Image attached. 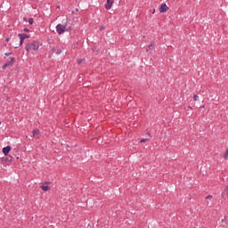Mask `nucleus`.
I'll use <instances>...</instances> for the list:
<instances>
[{
	"mask_svg": "<svg viewBox=\"0 0 228 228\" xmlns=\"http://www.w3.org/2000/svg\"><path fill=\"white\" fill-rule=\"evenodd\" d=\"M40 47V45L38 44L37 41H34L33 43H28L26 46V52L29 53V51H38Z\"/></svg>",
	"mask_w": 228,
	"mask_h": 228,
	"instance_id": "nucleus-1",
	"label": "nucleus"
},
{
	"mask_svg": "<svg viewBox=\"0 0 228 228\" xmlns=\"http://www.w3.org/2000/svg\"><path fill=\"white\" fill-rule=\"evenodd\" d=\"M56 31L58 35H63V33L67 31V25L58 24L56 26Z\"/></svg>",
	"mask_w": 228,
	"mask_h": 228,
	"instance_id": "nucleus-2",
	"label": "nucleus"
},
{
	"mask_svg": "<svg viewBox=\"0 0 228 228\" xmlns=\"http://www.w3.org/2000/svg\"><path fill=\"white\" fill-rule=\"evenodd\" d=\"M15 63V58H12L11 61L5 62L3 66V69H6L7 67H12Z\"/></svg>",
	"mask_w": 228,
	"mask_h": 228,
	"instance_id": "nucleus-3",
	"label": "nucleus"
},
{
	"mask_svg": "<svg viewBox=\"0 0 228 228\" xmlns=\"http://www.w3.org/2000/svg\"><path fill=\"white\" fill-rule=\"evenodd\" d=\"M113 0H107L106 4H105V8L106 10H111V7L113 6Z\"/></svg>",
	"mask_w": 228,
	"mask_h": 228,
	"instance_id": "nucleus-4",
	"label": "nucleus"
},
{
	"mask_svg": "<svg viewBox=\"0 0 228 228\" xmlns=\"http://www.w3.org/2000/svg\"><path fill=\"white\" fill-rule=\"evenodd\" d=\"M167 10H168V6L167 5V4H162L159 8V12L165 13V12H167Z\"/></svg>",
	"mask_w": 228,
	"mask_h": 228,
	"instance_id": "nucleus-5",
	"label": "nucleus"
},
{
	"mask_svg": "<svg viewBox=\"0 0 228 228\" xmlns=\"http://www.w3.org/2000/svg\"><path fill=\"white\" fill-rule=\"evenodd\" d=\"M11 151H12V147H10V146H6V147L3 148V153L4 154V156H8V154H10Z\"/></svg>",
	"mask_w": 228,
	"mask_h": 228,
	"instance_id": "nucleus-6",
	"label": "nucleus"
},
{
	"mask_svg": "<svg viewBox=\"0 0 228 228\" xmlns=\"http://www.w3.org/2000/svg\"><path fill=\"white\" fill-rule=\"evenodd\" d=\"M32 134H33V137L37 138V140L40 138V130L38 129L33 130Z\"/></svg>",
	"mask_w": 228,
	"mask_h": 228,
	"instance_id": "nucleus-7",
	"label": "nucleus"
},
{
	"mask_svg": "<svg viewBox=\"0 0 228 228\" xmlns=\"http://www.w3.org/2000/svg\"><path fill=\"white\" fill-rule=\"evenodd\" d=\"M222 197L224 199V200H228V187H226L223 191Z\"/></svg>",
	"mask_w": 228,
	"mask_h": 228,
	"instance_id": "nucleus-8",
	"label": "nucleus"
},
{
	"mask_svg": "<svg viewBox=\"0 0 228 228\" xmlns=\"http://www.w3.org/2000/svg\"><path fill=\"white\" fill-rule=\"evenodd\" d=\"M19 37L22 38L23 40H26V38H29V35L28 34H19Z\"/></svg>",
	"mask_w": 228,
	"mask_h": 228,
	"instance_id": "nucleus-9",
	"label": "nucleus"
},
{
	"mask_svg": "<svg viewBox=\"0 0 228 228\" xmlns=\"http://www.w3.org/2000/svg\"><path fill=\"white\" fill-rule=\"evenodd\" d=\"M41 189L43 190V191H49V185H47V183H45L41 186Z\"/></svg>",
	"mask_w": 228,
	"mask_h": 228,
	"instance_id": "nucleus-10",
	"label": "nucleus"
},
{
	"mask_svg": "<svg viewBox=\"0 0 228 228\" xmlns=\"http://www.w3.org/2000/svg\"><path fill=\"white\" fill-rule=\"evenodd\" d=\"M152 49H154V45H150L149 46H148V48L146 49V51L147 52H149V51H152Z\"/></svg>",
	"mask_w": 228,
	"mask_h": 228,
	"instance_id": "nucleus-11",
	"label": "nucleus"
},
{
	"mask_svg": "<svg viewBox=\"0 0 228 228\" xmlns=\"http://www.w3.org/2000/svg\"><path fill=\"white\" fill-rule=\"evenodd\" d=\"M149 138L141 139V143H145V142H149Z\"/></svg>",
	"mask_w": 228,
	"mask_h": 228,
	"instance_id": "nucleus-12",
	"label": "nucleus"
},
{
	"mask_svg": "<svg viewBox=\"0 0 228 228\" xmlns=\"http://www.w3.org/2000/svg\"><path fill=\"white\" fill-rule=\"evenodd\" d=\"M227 158H228V149L226 150V151L224 152V159H227Z\"/></svg>",
	"mask_w": 228,
	"mask_h": 228,
	"instance_id": "nucleus-13",
	"label": "nucleus"
},
{
	"mask_svg": "<svg viewBox=\"0 0 228 228\" xmlns=\"http://www.w3.org/2000/svg\"><path fill=\"white\" fill-rule=\"evenodd\" d=\"M35 20H33V18L28 19V24H33Z\"/></svg>",
	"mask_w": 228,
	"mask_h": 228,
	"instance_id": "nucleus-14",
	"label": "nucleus"
},
{
	"mask_svg": "<svg viewBox=\"0 0 228 228\" xmlns=\"http://www.w3.org/2000/svg\"><path fill=\"white\" fill-rule=\"evenodd\" d=\"M22 44H24V39H22V37H20V45H22Z\"/></svg>",
	"mask_w": 228,
	"mask_h": 228,
	"instance_id": "nucleus-15",
	"label": "nucleus"
},
{
	"mask_svg": "<svg viewBox=\"0 0 228 228\" xmlns=\"http://www.w3.org/2000/svg\"><path fill=\"white\" fill-rule=\"evenodd\" d=\"M61 53H62V51H61V49H57V51H56V54H61Z\"/></svg>",
	"mask_w": 228,
	"mask_h": 228,
	"instance_id": "nucleus-16",
	"label": "nucleus"
},
{
	"mask_svg": "<svg viewBox=\"0 0 228 228\" xmlns=\"http://www.w3.org/2000/svg\"><path fill=\"white\" fill-rule=\"evenodd\" d=\"M193 99H194V101H198V100H199V95L195 94V95L193 96Z\"/></svg>",
	"mask_w": 228,
	"mask_h": 228,
	"instance_id": "nucleus-17",
	"label": "nucleus"
},
{
	"mask_svg": "<svg viewBox=\"0 0 228 228\" xmlns=\"http://www.w3.org/2000/svg\"><path fill=\"white\" fill-rule=\"evenodd\" d=\"M207 200H210V199H213V195H208L206 197Z\"/></svg>",
	"mask_w": 228,
	"mask_h": 228,
	"instance_id": "nucleus-18",
	"label": "nucleus"
},
{
	"mask_svg": "<svg viewBox=\"0 0 228 228\" xmlns=\"http://www.w3.org/2000/svg\"><path fill=\"white\" fill-rule=\"evenodd\" d=\"M23 31H25V33H29V28H24Z\"/></svg>",
	"mask_w": 228,
	"mask_h": 228,
	"instance_id": "nucleus-19",
	"label": "nucleus"
},
{
	"mask_svg": "<svg viewBox=\"0 0 228 228\" xmlns=\"http://www.w3.org/2000/svg\"><path fill=\"white\" fill-rule=\"evenodd\" d=\"M77 62H78V65H81V63H83V60H79Z\"/></svg>",
	"mask_w": 228,
	"mask_h": 228,
	"instance_id": "nucleus-20",
	"label": "nucleus"
},
{
	"mask_svg": "<svg viewBox=\"0 0 228 228\" xmlns=\"http://www.w3.org/2000/svg\"><path fill=\"white\" fill-rule=\"evenodd\" d=\"M23 20H24V22H28V18L24 17Z\"/></svg>",
	"mask_w": 228,
	"mask_h": 228,
	"instance_id": "nucleus-21",
	"label": "nucleus"
},
{
	"mask_svg": "<svg viewBox=\"0 0 228 228\" xmlns=\"http://www.w3.org/2000/svg\"><path fill=\"white\" fill-rule=\"evenodd\" d=\"M12 54V53H6L5 56H10Z\"/></svg>",
	"mask_w": 228,
	"mask_h": 228,
	"instance_id": "nucleus-22",
	"label": "nucleus"
},
{
	"mask_svg": "<svg viewBox=\"0 0 228 228\" xmlns=\"http://www.w3.org/2000/svg\"><path fill=\"white\" fill-rule=\"evenodd\" d=\"M9 40H11V38H10V37H7V38L5 39V42H8Z\"/></svg>",
	"mask_w": 228,
	"mask_h": 228,
	"instance_id": "nucleus-23",
	"label": "nucleus"
},
{
	"mask_svg": "<svg viewBox=\"0 0 228 228\" xmlns=\"http://www.w3.org/2000/svg\"><path fill=\"white\" fill-rule=\"evenodd\" d=\"M188 110H193V108H191V106H189V107H188Z\"/></svg>",
	"mask_w": 228,
	"mask_h": 228,
	"instance_id": "nucleus-24",
	"label": "nucleus"
},
{
	"mask_svg": "<svg viewBox=\"0 0 228 228\" xmlns=\"http://www.w3.org/2000/svg\"><path fill=\"white\" fill-rule=\"evenodd\" d=\"M101 29H104V28L102 27Z\"/></svg>",
	"mask_w": 228,
	"mask_h": 228,
	"instance_id": "nucleus-25",
	"label": "nucleus"
},
{
	"mask_svg": "<svg viewBox=\"0 0 228 228\" xmlns=\"http://www.w3.org/2000/svg\"><path fill=\"white\" fill-rule=\"evenodd\" d=\"M155 12H156V11L154 10V11H153V13H155Z\"/></svg>",
	"mask_w": 228,
	"mask_h": 228,
	"instance_id": "nucleus-26",
	"label": "nucleus"
}]
</instances>
